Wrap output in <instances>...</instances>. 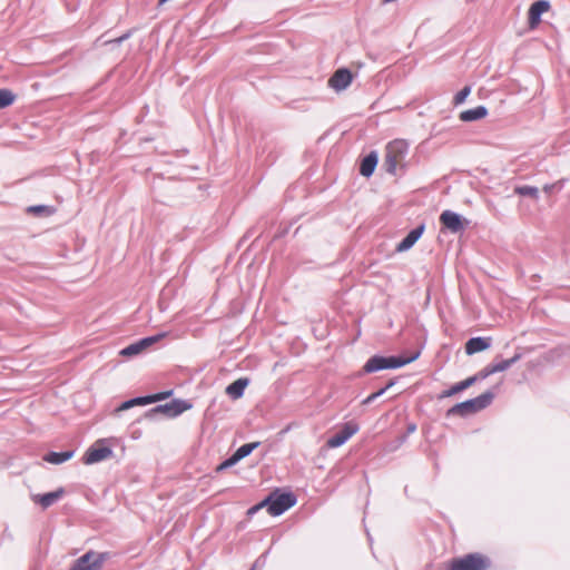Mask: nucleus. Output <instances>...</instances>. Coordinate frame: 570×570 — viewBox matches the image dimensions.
I'll return each mask as SVG.
<instances>
[{"instance_id":"nucleus-12","label":"nucleus","mask_w":570,"mask_h":570,"mask_svg":"<svg viewBox=\"0 0 570 570\" xmlns=\"http://www.w3.org/2000/svg\"><path fill=\"white\" fill-rule=\"evenodd\" d=\"M353 80V73L348 68L337 69L328 79V86L335 91L345 90Z\"/></svg>"},{"instance_id":"nucleus-30","label":"nucleus","mask_w":570,"mask_h":570,"mask_svg":"<svg viewBox=\"0 0 570 570\" xmlns=\"http://www.w3.org/2000/svg\"><path fill=\"white\" fill-rule=\"evenodd\" d=\"M173 393H174L173 390H168V391H163V392H158L155 394H149V395H147V397L149 399V404H153V403L160 402V401H164V400L170 397L173 395Z\"/></svg>"},{"instance_id":"nucleus-34","label":"nucleus","mask_w":570,"mask_h":570,"mask_svg":"<svg viewBox=\"0 0 570 570\" xmlns=\"http://www.w3.org/2000/svg\"><path fill=\"white\" fill-rule=\"evenodd\" d=\"M494 374L491 367V364L487 365L484 368L479 371L476 374L470 376V379H475V383L480 380L487 379L489 375Z\"/></svg>"},{"instance_id":"nucleus-19","label":"nucleus","mask_w":570,"mask_h":570,"mask_svg":"<svg viewBox=\"0 0 570 570\" xmlns=\"http://www.w3.org/2000/svg\"><path fill=\"white\" fill-rule=\"evenodd\" d=\"M488 115V109L485 106H478L472 109L464 110L460 114L459 118L464 122H472L475 120H480Z\"/></svg>"},{"instance_id":"nucleus-35","label":"nucleus","mask_w":570,"mask_h":570,"mask_svg":"<svg viewBox=\"0 0 570 570\" xmlns=\"http://www.w3.org/2000/svg\"><path fill=\"white\" fill-rule=\"evenodd\" d=\"M256 505H257L258 510H261L263 508H266L267 512L272 515V498H271V493L264 500H262L259 503H257Z\"/></svg>"},{"instance_id":"nucleus-3","label":"nucleus","mask_w":570,"mask_h":570,"mask_svg":"<svg viewBox=\"0 0 570 570\" xmlns=\"http://www.w3.org/2000/svg\"><path fill=\"white\" fill-rule=\"evenodd\" d=\"M443 566L444 570H488L491 568V560L482 553L472 552L453 558Z\"/></svg>"},{"instance_id":"nucleus-28","label":"nucleus","mask_w":570,"mask_h":570,"mask_svg":"<svg viewBox=\"0 0 570 570\" xmlns=\"http://www.w3.org/2000/svg\"><path fill=\"white\" fill-rule=\"evenodd\" d=\"M131 35H132V32H131V30H129L118 38L106 39V40L104 39L105 38V35H104L97 39V42H101L102 46H107V45H117L118 46V45L122 43L124 41H126L127 39H129L131 37Z\"/></svg>"},{"instance_id":"nucleus-38","label":"nucleus","mask_w":570,"mask_h":570,"mask_svg":"<svg viewBox=\"0 0 570 570\" xmlns=\"http://www.w3.org/2000/svg\"><path fill=\"white\" fill-rule=\"evenodd\" d=\"M258 511H259V510H258L257 505L255 504V505L250 507V508L247 510V515H248V517H252V515H254L255 513H257Z\"/></svg>"},{"instance_id":"nucleus-41","label":"nucleus","mask_w":570,"mask_h":570,"mask_svg":"<svg viewBox=\"0 0 570 570\" xmlns=\"http://www.w3.org/2000/svg\"><path fill=\"white\" fill-rule=\"evenodd\" d=\"M258 562H259V560H257L249 570H255L256 567L258 566Z\"/></svg>"},{"instance_id":"nucleus-36","label":"nucleus","mask_w":570,"mask_h":570,"mask_svg":"<svg viewBox=\"0 0 570 570\" xmlns=\"http://www.w3.org/2000/svg\"><path fill=\"white\" fill-rule=\"evenodd\" d=\"M416 431V424L415 423H409L406 426V433L401 436V441L404 442L407 436Z\"/></svg>"},{"instance_id":"nucleus-18","label":"nucleus","mask_w":570,"mask_h":570,"mask_svg":"<svg viewBox=\"0 0 570 570\" xmlns=\"http://www.w3.org/2000/svg\"><path fill=\"white\" fill-rule=\"evenodd\" d=\"M250 380L248 377H239L232 382L226 387V394L233 400L240 399L244 395L245 389L248 386Z\"/></svg>"},{"instance_id":"nucleus-37","label":"nucleus","mask_w":570,"mask_h":570,"mask_svg":"<svg viewBox=\"0 0 570 570\" xmlns=\"http://www.w3.org/2000/svg\"><path fill=\"white\" fill-rule=\"evenodd\" d=\"M376 400L375 395L372 393L371 395H368L366 399H364L362 401V404L363 405H368L371 404L372 402H374Z\"/></svg>"},{"instance_id":"nucleus-33","label":"nucleus","mask_w":570,"mask_h":570,"mask_svg":"<svg viewBox=\"0 0 570 570\" xmlns=\"http://www.w3.org/2000/svg\"><path fill=\"white\" fill-rule=\"evenodd\" d=\"M237 463H238L237 459H235L234 454H232L229 458H227L220 464L217 465L216 472H218V473L223 472L226 469H229V468L234 466Z\"/></svg>"},{"instance_id":"nucleus-5","label":"nucleus","mask_w":570,"mask_h":570,"mask_svg":"<svg viewBox=\"0 0 570 570\" xmlns=\"http://www.w3.org/2000/svg\"><path fill=\"white\" fill-rule=\"evenodd\" d=\"M193 407V404L186 400L175 399L166 404H159L145 412L144 417L150 421L159 416L174 419Z\"/></svg>"},{"instance_id":"nucleus-7","label":"nucleus","mask_w":570,"mask_h":570,"mask_svg":"<svg viewBox=\"0 0 570 570\" xmlns=\"http://www.w3.org/2000/svg\"><path fill=\"white\" fill-rule=\"evenodd\" d=\"M272 515L278 517L297 503V497L291 491L277 488L271 492Z\"/></svg>"},{"instance_id":"nucleus-2","label":"nucleus","mask_w":570,"mask_h":570,"mask_svg":"<svg viewBox=\"0 0 570 570\" xmlns=\"http://www.w3.org/2000/svg\"><path fill=\"white\" fill-rule=\"evenodd\" d=\"M420 356V352H415L410 357L402 356H383V355H373L370 357L363 366V373H374L381 370L387 368H400L413 361H415Z\"/></svg>"},{"instance_id":"nucleus-31","label":"nucleus","mask_w":570,"mask_h":570,"mask_svg":"<svg viewBox=\"0 0 570 570\" xmlns=\"http://www.w3.org/2000/svg\"><path fill=\"white\" fill-rule=\"evenodd\" d=\"M173 393H174L173 390H168V391H163V392H158L155 394H149V395H147V397L149 399V404H153V403L160 402V401H164V400L170 397L173 395Z\"/></svg>"},{"instance_id":"nucleus-17","label":"nucleus","mask_w":570,"mask_h":570,"mask_svg":"<svg viewBox=\"0 0 570 570\" xmlns=\"http://www.w3.org/2000/svg\"><path fill=\"white\" fill-rule=\"evenodd\" d=\"M379 163V155L376 151H371L366 156H364L360 163L358 171L363 177H371Z\"/></svg>"},{"instance_id":"nucleus-13","label":"nucleus","mask_w":570,"mask_h":570,"mask_svg":"<svg viewBox=\"0 0 570 570\" xmlns=\"http://www.w3.org/2000/svg\"><path fill=\"white\" fill-rule=\"evenodd\" d=\"M550 9L548 0L534 1L528 11V23L530 29H535L541 22V16Z\"/></svg>"},{"instance_id":"nucleus-10","label":"nucleus","mask_w":570,"mask_h":570,"mask_svg":"<svg viewBox=\"0 0 570 570\" xmlns=\"http://www.w3.org/2000/svg\"><path fill=\"white\" fill-rule=\"evenodd\" d=\"M166 336V333H158L156 335H153V336H147V337H144L128 346H126L125 348H122L120 351V355L121 356H125V357H131V356H135V355H138L139 353H141L145 348L151 346L153 344L157 343L159 340H161L163 337Z\"/></svg>"},{"instance_id":"nucleus-39","label":"nucleus","mask_w":570,"mask_h":570,"mask_svg":"<svg viewBox=\"0 0 570 570\" xmlns=\"http://www.w3.org/2000/svg\"><path fill=\"white\" fill-rule=\"evenodd\" d=\"M385 392H386V390L384 387H382L379 391L374 392L373 394L377 399V397L382 396Z\"/></svg>"},{"instance_id":"nucleus-24","label":"nucleus","mask_w":570,"mask_h":570,"mask_svg":"<svg viewBox=\"0 0 570 570\" xmlns=\"http://www.w3.org/2000/svg\"><path fill=\"white\" fill-rule=\"evenodd\" d=\"M522 357L521 353H515L511 358L502 360L498 363H492L491 367L493 373L503 372L510 368L513 364L520 361Z\"/></svg>"},{"instance_id":"nucleus-6","label":"nucleus","mask_w":570,"mask_h":570,"mask_svg":"<svg viewBox=\"0 0 570 570\" xmlns=\"http://www.w3.org/2000/svg\"><path fill=\"white\" fill-rule=\"evenodd\" d=\"M111 557L110 552L89 550L80 556L69 570H101L104 563Z\"/></svg>"},{"instance_id":"nucleus-15","label":"nucleus","mask_w":570,"mask_h":570,"mask_svg":"<svg viewBox=\"0 0 570 570\" xmlns=\"http://www.w3.org/2000/svg\"><path fill=\"white\" fill-rule=\"evenodd\" d=\"M424 229V224H420L415 228L411 229L407 235L396 245L395 250L402 253L412 248L414 244L421 238Z\"/></svg>"},{"instance_id":"nucleus-29","label":"nucleus","mask_w":570,"mask_h":570,"mask_svg":"<svg viewBox=\"0 0 570 570\" xmlns=\"http://www.w3.org/2000/svg\"><path fill=\"white\" fill-rule=\"evenodd\" d=\"M568 183V179L567 178H561L552 184H547L543 186V191L547 193V194H551V193H559L560 190L563 189L564 185Z\"/></svg>"},{"instance_id":"nucleus-9","label":"nucleus","mask_w":570,"mask_h":570,"mask_svg":"<svg viewBox=\"0 0 570 570\" xmlns=\"http://www.w3.org/2000/svg\"><path fill=\"white\" fill-rule=\"evenodd\" d=\"M440 223L451 233L458 234L465 229L469 220L464 219L460 214L448 209L440 215Z\"/></svg>"},{"instance_id":"nucleus-8","label":"nucleus","mask_w":570,"mask_h":570,"mask_svg":"<svg viewBox=\"0 0 570 570\" xmlns=\"http://www.w3.org/2000/svg\"><path fill=\"white\" fill-rule=\"evenodd\" d=\"M112 449L105 445V440H98L83 454V464L90 465L112 456Z\"/></svg>"},{"instance_id":"nucleus-16","label":"nucleus","mask_w":570,"mask_h":570,"mask_svg":"<svg viewBox=\"0 0 570 570\" xmlns=\"http://www.w3.org/2000/svg\"><path fill=\"white\" fill-rule=\"evenodd\" d=\"M491 343H492L491 337H482V336L471 337L465 343V346H464L465 353L468 355H473L475 353L483 352L491 346Z\"/></svg>"},{"instance_id":"nucleus-20","label":"nucleus","mask_w":570,"mask_h":570,"mask_svg":"<svg viewBox=\"0 0 570 570\" xmlns=\"http://www.w3.org/2000/svg\"><path fill=\"white\" fill-rule=\"evenodd\" d=\"M473 384H475V379H465L461 382H458L455 383L454 385H452L449 390H444L440 395H439V400H442V399H445V397H450V396H453L460 392H463L464 390L469 389L470 386H472Z\"/></svg>"},{"instance_id":"nucleus-26","label":"nucleus","mask_w":570,"mask_h":570,"mask_svg":"<svg viewBox=\"0 0 570 570\" xmlns=\"http://www.w3.org/2000/svg\"><path fill=\"white\" fill-rule=\"evenodd\" d=\"M514 194L522 196V197H529L534 200H537L539 198V189L534 186H529V185L515 186Z\"/></svg>"},{"instance_id":"nucleus-21","label":"nucleus","mask_w":570,"mask_h":570,"mask_svg":"<svg viewBox=\"0 0 570 570\" xmlns=\"http://www.w3.org/2000/svg\"><path fill=\"white\" fill-rule=\"evenodd\" d=\"M75 454L73 450L62 451V452H53L50 451L43 455V461L50 464H61L68 460H70Z\"/></svg>"},{"instance_id":"nucleus-14","label":"nucleus","mask_w":570,"mask_h":570,"mask_svg":"<svg viewBox=\"0 0 570 570\" xmlns=\"http://www.w3.org/2000/svg\"><path fill=\"white\" fill-rule=\"evenodd\" d=\"M65 495V489L58 488L52 492H47L43 494H31V500L33 503L39 504L43 510L53 505L57 501H59Z\"/></svg>"},{"instance_id":"nucleus-4","label":"nucleus","mask_w":570,"mask_h":570,"mask_svg":"<svg viewBox=\"0 0 570 570\" xmlns=\"http://www.w3.org/2000/svg\"><path fill=\"white\" fill-rule=\"evenodd\" d=\"M409 151V145L403 139H395L387 144L383 167L386 173L396 175L397 167L403 166L402 163Z\"/></svg>"},{"instance_id":"nucleus-22","label":"nucleus","mask_w":570,"mask_h":570,"mask_svg":"<svg viewBox=\"0 0 570 570\" xmlns=\"http://www.w3.org/2000/svg\"><path fill=\"white\" fill-rule=\"evenodd\" d=\"M56 209L48 205H32L26 208V213L37 217H49L55 214Z\"/></svg>"},{"instance_id":"nucleus-32","label":"nucleus","mask_w":570,"mask_h":570,"mask_svg":"<svg viewBox=\"0 0 570 570\" xmlns=\"http://www.w3.org/2000/svg\"><path fill=\"white\" fill-rule=\"evenodd\" d=\"M471 92V87L470 86H464L453 98V104L454 105H461L465 101V99L468 98V96L470 95Z\"/></svg>"},{"instance_id":"nucleus-11","label":"nucleus","mask_w":570,"mask_h":570,"mask_svg":"<svg viewBox=\"0 0 570 570\" xmlns=\"http://www.w3.org/2000/svg\"><path fill=\"white\" fill-rule=\"evenodd\" d=\"M358 431V424L355 422L345 423L340 431L332 435L327 441L328 448H338L347 442Z\"/></svg>"},{"instance_id":"nucleus-25","label":"nucleus","mask_w":570,"mask_h":570,"mask_svg":"<svg viewBox=\"0 0 570 570\" xmlns=\"http://www.w3.org/2000/svg\"><path fill=\"white\" fill-rule=\"evenodd\" d=\"M261 445V442L245 443L240 445L233 454L239 462L244 458L248 456L255 449Z\"/></svg>"},{"instance_id":"nucleus-27","label":"nucleus","mask_w":570,"mask_h":570,"mask_svg":"<svg viewBox=\"0 0 570 570\" xmlns=\"http://www.w3.org/2000/svg\"><path fill=\"white\" fill-rule=\"evenodd\" d=\"M16 100V95L12 90L2 88L0 89V109L11 106Z\"/></svg>"},{"instance_id":"nucleus-23","label":"nucleus","mask_w":570,"mask_h":570,"mask_svg":"<svg viewBox=\"0 0 570 570\" xmlns=\"http://www.w3.org/2000/svg\"><path fill=\"white\" fill-rule=\"evenodd\" d=\"M149 404V399L147 395L144 396H136L132 399H129L127 401H124L117 409L116 412H122L127 411L134 406H144Z\"/></svg>"},{"instance_id":"nucleus-40","label":"nucleus","mask_w":570,"mask_h":570,"mask_svg":"<svg viewBox=\"0 0 570 570\" xmlns=\"http://www.w3.org/2000/svg\"><path fill=\"white\" fill-rule=\"evenodd\" d=\"M395 384V380H390L386 385L384 386V389L387 391L389 389H391L393 385Z\"/></svg>"},{"instance_id":"nucleus-1","label":"nucleus","mask_w":570,"mask_h":570,"mask_svg":"<svg viewBox=\"0 0 570 570\" xmlns=\"http://www.w3.org/2000/svg\"><path fill=\"white\" fill-rule=\"evenodd\" d=\"M494 396L495 394L491 390H488L474 399H469L463 402L454 404L446 411L445 415L446 417H466L471 414L478 413L487 409L492 403Z\"/></svg>"}]
</instances>
